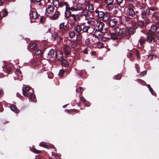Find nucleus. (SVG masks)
Instances as JSON below:
<instances>
[{
	"label": "nucleus",
	"mask_w": 159,
	"mask_h": 159,
	"mask_svg": "<svg viewBox=\"0 0 159 159\" xmlns=\"http://www.w3.org/2000/svg\"><path fill=\"white\" fill-rule=\"evenodd\" d=\"M68 35L69 37L73 39L75 37V32L72 30H70L68 33Z\"/></svg>",
	"instance_id": "c85d7f7f"
},
{
	"label": "nucleus",
	"mask_w": 159,
	"mask_h": 159,
	"mask_svg": "<svg viewBox=\"0 0 159 159\" xmlns=\"http://www.w3.org/2000/svg\"><path fill=\"white\" fill-rule=\"evenodd\" d=\"M109 34H110V38L111 39H118V37L116 34L113 32L111 33V31H109Z\"/></svg>",
	"instance_id": "a878e982"
},
{
	"label": "nucleus",
	"mask_w": 159,
	"mask_h": 159,
	"mask_svg": "<svg viewBox=\"0 0 159 159\" xmlns=\"http://www.w3.org/2000/svg\"><path fill=\"white\" fill-rule=\"evenodd\" d=\"M99 30H96L93 33L94 36L98 39H101L103 36V33Z\"/></svg>",
	"instance_id": "6e6552de"
},
{
	"label": "nucleus",
	"mask_w": 159,
	"mask_h": 159,
	"mask_svg": "<svg viewBox=\"0 0 159 159\" xmlns=\"http://www.w3.org/2000/svg\"><path fill=\"white\" fill-rule=\"evenodd\" d=\"M145 41V38L143 37H141L139 40V42L140 43L141 45H142L143 43H144Z\"/></svg>",
	"instance_id": "79ce46f5"
},
{
	"label": "nucleus",
	"mask_w": 159,
	"mask_h": 159,
	"mask_svg": "<svg viewBox=\"0 0 159 159\" xmlns=\"http://www.w3.org/2000/svg\"><path fill=\"white\" fill-rule=\"evenodd\" d=\"M157 28L155 25H152L151 28L149 30L148 34L150 35H153L156 32Z\"/></svg>",
	"instance_id": "9d476101"
},
{
	"label": "nucleus",
	"mask_w": 159,
	"mask_h": 159,
	"mask_svg": "<svg viewBox=\"0 0 159 159\" xmlns=\"http://www.w3.org/2000/svg\"><path fill=\"white\" fill-rule=\"evenodd\" d=\"M11 70V69L10 67H8L7 69V72L9 73L10 72Z\"/></svg>",
	"instance_id": "69168bd1"
},
{
	"label": "nucleus",
	"mask_w": 159,
	"mask_h": 159,
	"mask_svg": "<svg viewBox=\"0 0 159 159\" xmlns=\"http://www.w3.org/2000/svg\"><path fill=\"white\" fill-rule=\"evenodd\" d=\"M10 108L12 111L16 113H17L19 112V110L17 108L16 106L15 105H11Z\"/></svg>",
	"instance_id": "bb28decb"
},
{
	"label": "nucleus",
	"mask_w": 159,
	"mask_h": 159,
	"mask_svg": "<svg viewBox=\"0 0 159 159\" xmlns=\"http://www.w3.org/2000/svg\"><path fill=\"white\" fill-rule=\"evenodd\" d=\"M25 88L26 90L27 91H30L32 92H33L32 89L30 87L28 86H26L25 87Z\"/></svg>",
	"instance_id": "09e8293b"
},
{
	"label": "nucleus",
	"mask_w": 159,
	"mask_h": 159,
	"mask_svg": "<svg viewBox=\"0 0 159 159\" xmlns=\"http://www.w3.org/2000/svg\"><path fill=\"white\" fill-rule=\"evenodd\" d=\"M87 10L90 13L93 12L94 11L93 5L92 4H89L88 6V9Z\"/></svg>",
	"instance_id": "b1692460"
},
{
	"label": "nucleus",
	"mask_w": 159,
	"mask_h": 159,
	"mask_svg": "<svg viewBox=\"0 0 159 159\" xmlns=\"http://www.w3.org/2000/svg\"><path fill=\"white\" fill-rule=\"evenodd\" d=\"M64 24V22H62L60 23L59 26V29L65 31H66L69 29V25L67 24L65 25Z\"/></svg>",
	"instance_id": "423d86ee"
},
{
	"label": "nucleus",
	"mask_w": 159,
	"mask_h": 159,
	"mask_svg": "<svg viewBox=\"0 0 159 159\" xmlns=\"http://www.w3.org/2000/svg\"><path fill=\"white\" fill-rule=\"evenodd\" d=\"M152 35H150L147 37L146 38L147 41L149 42L150 43L153 41V42L154 43H155L156 42V40L155 39L154 37L152 36Z\"/></svg>",
	"instance_id": "6ab92c4d"
},
{
	"label": "nucleus",
	"mask_w": 159,
	"mask_h": 159,
	"mask_svg": "<svg viewBox=\"0 0 159 159\" xmlns=\"http://www.w3.org/2000/svg\"><path fill=\"white\" fill-rule=\"evenodd\" d=\"M53 4L54 6L57 8L59 7V2L58 0H53Z\"/></svg>",
	"instance_id": "c9c22d12"
},
{
	"label": "nucleus",
	"mask_w": 159,
	"mask_h": 159,
	"mask_svg": "<svg viewBox=\"0 0 159 159\" xmlns=\"http://www.w3.org/2000/svg\"><path fill=\"white\" fill-rule=\"evenodd\" d=\"M54 11V7L52 5L47 6L46 9V12L48 14H50Z\"/></svg>",
	"instance_id": "dca6fc26"
},
{
	"label": "nucleus",
	"mask_w": 159,
	"mask_h": 159,
	"mask_svg": "<svg viewBox=\"0 0 159 159\" xmlns=\"http://www.w3.org/2000/svg\"><path fill=\"white\" fill-rule=\"evenodd\" d=\"M29 48L31 49L34 50L37 48V46L35 43H31L30 45Z\"/></svg>",
	"instance_id": "72a5a7b5"
},
{
	"label": "nucleus",
	"mask_w": 159,
	"mask_h": 159,
	"mask_svg": "<svg viewBox=\"0 0 159 159\" xmlns=\"http://www.w3.org/2000/svg\"><path fill=\"white\" fill-rule=\"evenodd\" d=\"M85 20L87 21V23L89 25H89L90 27L94 25V20L93 18L88 17L85 18Z\"/></svg>",
	"instance_id": "9b49d317"
},
{
	"label": "nucleus",
	"mask_w": 159,
	"mask_h": 159,
	"mask_svg": "<svg viewBox=\"0 0 159 159\" xmlns=\"http://www.w3.org/2000/svg\"><path fill=\"white\" fill-rule=\"evenodd\" d=\"M33 152L36 153H39L40 152V151L36 150L35 149H33Z\"/></svg>",
	"instance_id": "052dcab7"
},
{
	"label": "nucleus",
	"mask_w": 159,
	"mask_h": 159,
	"mask_svg": "<svg viewBox=\"0 0 159 159\" xmlns=\"http://www.w3.org/2000/svg\"><path fill=\"white\" fill-rule=\"evenodd\" d=\"M123 22V20L121 16H116L110 20L109 25L111 27H114L117 24H122Z\"/></svg>",
	"instance_id": "f257e3e1"
},
{
	"label": "nucleus",
	"mask_w": 159,
	"mask_h": 159,
	"mask_svg": "<svg viewBox=\"0 0 159 159\" xmlns=\"http://www.w3.org/2000/svg\"><path fill=\"white\" fill-rule=\"evenodd\" d=\"M105 3L106 5H111L113 4L114 0H104Z\"/></svg>",
	"instance_id": "ea45409f"
},
{
	"label": "nucleus",
	"mask_w": 159,
	"mask_h": 159,
	"mask_svg": "<svg viewBox=\"0 0 159 159\" xmlns=\"http://www.w3.org/2000/svg\"><path fill=\"white\" fill-rule=\"evenodd\" d=\"M116 3L120 7H123L125 4H123L124 0H116Z\"/></svg>",
	"instance_id": "2f4dec72"
},
{
	"label": "nucleus",
	"mask_w": 159,
	"mask_h": 159,
	"mask_svg": "<svg viewBox=\"0 0 159 159\" xmlns=\"http://www.w3.org/2000/svg\"><path fill=\"white\" fill-rule=\"evenodd\" d=\"M30 17L33 19H36L37 17V13L34 11H32L30 14Z\"/></svg>",
	"instance_id": "c756f323"
},
{
	"label": "nucleus",
	"mask_w": 159,
	"mask_h": 159,
	"mask_svg": "<svg viewBox=\"0 0 159 159\" xmlns=\"http://www.w3.org/2000/svg\"><path fill=\"white\" fill-rule=\"evenodd\" d=\"M7 14V12L6 10H2L0 12V19H2V17L5 16Z\"/></svg>",
	"instance_id": "5701e85b"
},
{
	"label": "nucleus",
	"mask_w": 159,
	"mask_h": 159,
	"mask_svg": "<svg viewBox=\"0 0 159 159\" xmlns=\"http://www.w3.org/2000/svg\"><path fill=\"white\" fill-rule=\"evenodd\" d=\"M94 12L96 14V16L97 18L100 20H101L105 12L102 11L100 9H96L94 11Z\"/></svg>",
	"instance_id": "39448f33"
},
{
	"label": "nucleus",
	"mask_w": 159,
	"mask_h": 159,
	"mask_svg": "<svg viewBox=\"0 0 159 159\" xmlns=\"http://www.w3.org/2000/svg\"><path fill=\"white\" fill-rule=\"evenodd\" d=\"M79 36V37L80 38V40H82L83 38V36H82V33H80L78 35V36Z\"/></svg>",
	"instance_id": "680f3d73"
},
{
	"label": "nucleus",
	"mask_w": 159,
	"mask_h": 159,
	"mask_svg": "<svg viewBox=\"0 0 159 159\" xmlns=\"http://www.w3.org/2000/svg\"><path fill=\"white\" fill-rule=\"evenodd\" d=\"M61 35L59 34V33L58 32H54V34L52 35V36L55 39H56L58 38L60 40H62V33L61 34Z\"/></svg>",
	"instance_id": "f3484780"
},
{
	"label": "nucleus",
	"mask_w": 159,
	"mask_h": 159,
	"mask_svg": "<svg viewBox=\"0 0 159 159\" xmlns=\"http://www.w3.org/2000/svg\"><path fill=\"white\" fill-rule=\"evenodd\" d=\"M64 51L66 55H68L70 54V48L67 45H65L64 47Z\"/></svg>",
	"instance_id": "412c9836"
},
{
	"label": "nucleus",
	"mask_w": 159,
	"mask_h": 159,
	"mask_svg": "<svg viewBox=\"0 0 159 159\" xmlns=\"http://www.w3.org/2000/svg\"><path fill=\"white\" fill-rule=\"evenodd\" d=\"M147 87L149 88V90L151 93L153 95H155V93L153 92L152 89L151 87V86L149 84L147 85Z\"/></svg>",
	"instance_id": "c03bdc74"
},
{
	"label": "nucleus",
	"mask_w": 159,
	"mask_h": 159,
	"mask_svg": "<svg viewBox=\"0 0 159 159\" xmlns=\"http://www.w3.org/2000/svg\"><path fill=\"white\" fill-rule=\"evenodd\" d=\"M114 32L118 36H122L123 34V30L122 29L118 27H116L115 28Z\"/></svg>",
	"instance_id": "0eeeda50"
},
{
	"label": "nucleus",
	"mask_w": 159,
	"mask_h": 159,
	"mask_svg": "<svg viewBox=\"0 0 159 159\" xmlns=\"http://www.w3.org/2000/svg\"><path fill=\"white\" fill-rule=\"evenodd\" d=\"M85 44L86 45H88L90 43V41L89 39H87L85 40Z\"/></svg>",
	"instance_id": "6e6d98bb"
},
{
	"label": "nucleus",
	"mask_w": 159,
	"mask_h": 159,
	"mask_svg": "<svg viewBox=\"0 0 159 159\" xmlns=\"http://www.w3.org/2000/svg\"><path fill=\"white\" fill-rule=\"evenodd\" d=\"M54 51L53 49H50L47 56V58L50 59L53 57L54 55Z\"/></svg>",
	"instance_id": "aec40b11"
},
{
	"label": "nucleus",
	"mask_w": 159,
	"mask_h": 159,
	"mask_svg": "<svg viewBox=\"0 0 159 159\" xmlns=\"http://www.w3.org/2000/svg\"><path fill=\"white\" fill-rule=\"evenodd\" d=\"M147 74V71L145 70L141 72L140 75L141 76H144Z\"/></svg>",
	"instance_id": "bf43d9fd"
},
{
	"label": "nucleus",
	"mask_w": 159,
	"mask_h": 159,
	"mask_svg": "<svg viewBox=\"0 0 159 159\" xmlns=\"http://www.w3.org/2000/svg\"><path fill=\"white\" fill-rule=\"evenodd\" d=\"M146 12L147 16H148L150 14L151 10L150 9L148 8L146 10Z\"/></svg>",
	"instance_id": "5fc2aeb1"
},
{
	"label": "nucleus",
	"mask_w": 159,
	"mask_h": 159,
	"mask_svg": "<svg viewBox=\"0 0 159 159\" xmlns=\"http://www.w3.org/2000/svg\"><path fill=\"white\" fill-rule=\"evenodd\" d=\"M117 8V6H114V9L113 11V13L114 14H116L117 13V10L116 9Z\"/></svg>",
	"instance_id": "864d4df0"
},
{
	"label": "nucleus",
	"mask_w": 159,
	"mask_h": 159,
	"mask_svg": "<svg viewBox=\"0 0 159 159\" xmlns=\"http://www.w3.org/2000/svg\"><path fill=\"white\" fill-rule=\"evenodd\" d=\"M69 21L70 22V25L72 27H74L76 24V22L78 21L70 18L69 19Z\"/></svg>",
	"instance_id": "7c9ffc66"
},
{
	"label": "nucleus",
	"mask_w": 159,
	"mask_h": 159,
	"mask_svg": "<svg viewBox=\"0 0 159 159\" xmlns=\"http://www.w3.org/2000/svg\"><path fill=\"white\" fill-rule=\"evenodd\" d=\"M41 53V51L40 50L38 49L35 52V55H39Z\"/></svg>",
	"instance_id": "3c124183"
},
{
	"label": "nucleus",
	"mask_w": 159,
	"mask_h": 159,
	"mask_svg": "<svg viewBox=\"0 0 159 159\" xmlns=\"http://www.w3.org/2000/svg\"><path fill=\"white\" fill-rule=\"evenodd\" d=\"M140 14H141L142 18L143 19H145L147 17V16L146 12H145V10L140 12Z\"/></svg>",
	"instance_id": "4c0bfd02"
},
{
	"label": "nucleus",
	"mask_w": 159,
	"mask_h": 159,
	"mask_svg": "<svg viewBox=\"0 0 159 159\" xmlns=\"http://www.w3.org/2000/svg\"><path fill=\"white\" fill-rule=\"evenodd\" d=\"M61 65L65 67H67L68 65L67 61L66 60H63L61 61Z\"/></svg>",
	"instance_id": "a19ab883"
},
{
	"label": "nucleus",
	"mask_w": 159,
	"mask_h": 159,
	"mask_svg": "<svg viewBox=\"0 0 159 159\" xmlns=\"http://www.w3.org/2000/svg\"><path fill=\"white\" fill-rule=\"evenodd\" d=\"M67 3L66 2H59V7H62L64 6H66Z\"/></svg>",
	"instance_id": "49530a36"
},
{
	"label": "nucleus",
	"mask_w": 159,
	"mask_h": 159,
	"mask_svg": "<svg viewBox=\"0 0 159 159\" xmlns=\"http://www.w3.org/2000/svg\"><path fill=\"white\" fill-rule=\"evenodd\" d=\"M138 25L140 27H143L144 25V21L142 20L139 21L138 22Z\"/></svg>",
	"instance_id": "37998d69"
},
{
	"label": "nucleus",
	"mask_w": 159,
	"mask_h": 159,
	"mask_svg": "<svg viewBox=\"0 0 159 159\" xmlns=\"http://www.w3.org/2000/svg\"><path fill=\"white\" fill-rule=\"evenodd\" d=\"M132 6H129V7L128 8L127 10V13L128 15L132 17H134L135 18H136L138 16L137 14L135 12L134 9L131 7H133L134 6L131 5Z\"/></svg>",
	"instance_id": "20e7f679"
},
{
	"label": "nucleus",
	"mask_w": 159,
	"mask_h": 159,
	"mask_svg": "<svg viewBox=\"0 0 159 159\" xmlns=\"http://www.w3.org/2000/svg\"><path fill=\"white\" fill-rule=\"evenodd\" d=\"M156 35L157 37V38L159 37V32L158 31L157 32V33H156Z\"/></svg>",
	"instance_id": "774afa93"
},
{
	"label": "nucleus",
	"mask_w": 159,
	"mask_h": 159,
	"mask_svg": "<svg viewBox=\"0 0 159 159\" xmlns=\"http://www.w3.org/2000/svg\"><path fill=\"white\" fill-rule=\"evenodd\" d=\"M133 54L132 53L129 52L128 53V57L130 59V60H133V59L132 58V57H133Z\"/></svg>",
	"instance_id": "8fccbe9b"
},
{
	"label": "nucleus",
	"mask_w": 159,
	"mask_h": 159,
	"mask_svg": "<svg viewBox=\"0 0 159 159\" xmlns=\"http://www.w3.org/2000/svg\"><path fill=\"white\" fill-rule=\"evenodd\" d=\"M59 12L57 11L55 13L51 16V18L53 19H55L58 18L59 17Z\"/></svg>",
	"instance_id": "e433bc0d"
},
{
	"label": "nucleus",
	"mask_w": 159,
	"mask_h": 159,
	"mask_svg": "<svg viewBox=\"0 0 159 159\" xmlns=\"http://www.w3.org/2000/svg\"><path fill=\"white\" fill-rule=\"evenodd\" d=\"M135 28L133 27L129 28H128L127 30L128 34H134L135 32Z\"/></svg>",
	"instance_id": "cd10ccee"
},
{
	"label": "nucleus",
	"mask_w": 159,
	"mask_h": 159,
	"mask_svg": "<svg viewBox=\"0 0 159 159\" xmlns=\"http://www.w3.org/2000/svg\"><path fill=\"white\" fill-rule=\"evenodd\" d=\"M153 16L157 20H159V13L157 12H155L153 14Z\"/></svg>",
	"instance_id": "58836bf2"
},
{
	"label": "nucleus",
	"mask_w": 159,
	"mask_h": 159,
	"mask_svg": "<svg viewBox=\"0 0 159 159\" xmlns=\"http://www.w3.org/2000/svg\"><path fill=\"white\" fill-rule=\"evenodd\" d=\"M133 8L136 10V13L138 15H140V12L144 11L145 9V5L144 4H139Z\"/></svg>",
	"instance_id": "7ed1b4c3"
},
{
	"label": "nucleus",
	"mask_w": 159,
	"mask_h": 159,
	"mask_svg": "<svg viewBox=\"0 0 159 159\" xmlns=\"http://www.w3.org/2000/svg\"><path fill=\"white\" fill-rule=\"evenodd\" d=\"M110 17L111 15L108 12H106L104 13V15H103L101 20L104 22H106L110 20Z\"/></svg>",
	"instance_id": "1a4fd4ad"
},
{
	"label": "nucleus",
	"mask_w": 159,
	"mask_h": 159,
	"mask_svg": "<svg viewBox=\"0 0 159 159\" xmlns=\"http://www.w3.org/2000/svg\"><path fill=\"white\" fill-rule=\"evenodd\" d=\"M98 24L97 25L99 30L101 31H102L103 29H104L105 31H106L107 28L104 27V24L102 21H99L98 23Z\"/></svg>",
	"instance_id": "4468645a"
},
{
	"label": "nucleus",
	"mask_w": 159,
	"mask_h": 159,
	"mask_svg": "<svg viewBox=\"0 0 159 159\" xmlns=\"http://www.w3.org/2000/svg\"><path fill=\"white\" fill-rule=\"evenodd\" d=\"M16 73L18 75L19 79L20 80L22 79V75L21 74V72L19 69H17L16 70Z\"/></svg>",
	"instance_id": "473e14b6"
},
{
	"label": "nucleus",
	"mask_w": 159,
	"mask_h": 159,
	"mask_svg": "<svg viewBox=\"0 0 159 159\" xmlns=\"http://www.w3.org/2000/svg\"><path fill=\"white\" fill-rule=\"evenodd\" d=\"M75 31L77 33H80L82 31V28L81 26L79 25H76L74 28Z\"/></svg>",
	"instance_id": "4be33fe9"
},
{
	"label": "nucleus",
	"mask_w": 159,
	"mask_h": 159,
	"mask_svg": "<svg viewBox=\"0 0 159 159\" xmlns=\"http://www.w3.org/2000/svg\"><path fill=\"white\" fill-rule=\"evenodd\" d=\"M64 72L65 71L63 70L62 69H61L60 70L59 73L58 74V76L60 77H62V76L64 74Z\"/></svg>",
	"instance_id": "a18cd8bd"
},
{
	"label": "nucleus",
	"mask_w": 159,
	"mask_h": 159,
	"mask_svg": "<svg viewBox=\"0 0 159 159\" xmlns=\"http://www.w3.org/2000/svg\"><path fill=\"white\" fill-rule=\"evenodd\" d=\"M81 18L80 13H79L76 14H72L70 18L78 21L80 20Z\"/></svg>",
	"instance_id": "ddd939ff"
},
{
	"label": "nucleus",
	"mask_w": 159,
	"mask_h": 159,
	"mask_svg": "<svg viewBox=\"0 0 159 159\" xmlns=\"http://www.w3.org/2000/svg\"><path fill=\"white\" fill-rule=\"evenodd\" d=\"M30 93H31V92H30ZM30 98L31 100H33L35 98L34 95L32 93H31L30 95Z\"/></svg>",
	"instance_id": "de8ad7c7"
},
{
	"label": "nucleus",
	"mask_w": 159,
	"mask_h": 159,
	"mask_svg": "<svg viewBox=\"0 0 159 159\" xmlns=\"http://www.w3.org/2000/svg\"><path fill=\"white\" fill-rule=\"evenodd\" d=\"M70 11L71 10L69 9V10H66L65 13V16L66 18H69L71 16L72 14Z\"/></svg>",
	"instance_id": "393cba45"
},
{
	"label": "nucleus",
	"mask_w": 159,
	"mask_h": 159,
	"mask_svg": "<svg viewBox=\"0 0 159 159\" xmlns=\"http://www.w3.org/2000/svg\"><path fill=\"white\" fill-rule=\"evenodd\" d=\"M119 76V75H115V76H114L113 77V79H116V80H120V79L121 78L120 77H119L118 78H116V77H117V76Z\"/></svg>",
	"instance_id": "0e129e2a"
},
{
	"label": "nucleus",
	"mask_w": 159,
	"mask_h": 159,
	"mask_svg": "<svg viewBox=\"0 0 159 159\" xmlns=\"http://www.w3.org/2000/svg\"><path fill=\"white\" fill-rule=\"evenodd\" d=\"M83 5H85L87 6L88 5H89L90 4V2H89L88 0H84V2L83 3Z\"/></svg>",
	"instance_id": "603ef678"
},
{
	"label": "nucleus",
	"mask_w": 159,
	"mask_h": 159,
	"mask_svg": "<svg viewBox=\"0 0 159 159\" xmlns=\"http://www.w3.org/2000/svg\"><path fill=\"white\" fill-rule=\"evenodd\" d=\"M80 93L81 94V92H82L83 91V88L81 87H80Z\"/></svg>",
	"instance_id": "338daca9"
},
{
	"label": "nucleus",
	"mask_w": 159,
	"mask_h": 159,
	"mask_svg": "<svg viewBox=\"0 0 159 159\" xmlns=\"http://www.w3.org/2000/svg\"><path fill=\"white\" fill-rule=\"evenodd\" d=\"M90 14V13L88 11L87 9L85 8L82 10L80 15L81 17L84 16L85 18H87L89 16Z\"/></svg>",
	"instance_id": "f8f14e48"
},
{
	"label": "nucleus",
	"mask_w": 159,
	"mask_h": 159,
	"mask_svg": "<svg viewBox=\"0 0 159 159\" xmlns=\"http://www.w3.org/2000/svg\"><path fill=\"white\" fill-rule=\"evenodd\" d=\"M39 146H40L43 147L44 148L47 147V146L44 143H40L39 144Z\"/></svg>",
	"instance_id": "e2e57ef3"
},
{
	"label": "nucleus",
	"mask_w": 159,
	"mask_h": 159,
	"mask_svg": "<svg viewBox=\"0 0 159 159\" xmlns=\"http://www.w3.org/2000/svg\"><path fill=\"white\" fill-rule=\"evenodd\" d=\"M22 92H23V95L24 96H27L28 93H27L26 92H25L24 89H22Z\"/></svg>",
	"instance_id": "13d9d810"
},
{
	"label": "nucleus",
	"mask_w": 159,
	"mask_h": 159,
	"mask_svg": "<svg viewBox=\"0 0 159 159\" xmlns=\"http://www.w3.org/2000/svg\"><path fill=\"white\" fill-rule=\"evenodd\" d=\"M56 57L58 60H61L63 58L62 52L60 51H57L56 52Z\"/></svg>",
	"instance_id": "2eb2a0df"
},
{
	"label": "nucleus",
	"mask_w": 159,
	"mask_h": 159,
	"mask_svg": "<svg viewBox=\"0 0 159 159\" xmlns=\"http://www.w3.org/2000/svg\"><path fill=\"white\" fill-rule=\"evenodd\" d=\"M69 8L72 11H80L83 9V4L82 3H78L74 7H69Z\"/></svg>",
	"instance_id": "f03ea898"
},
{
	"label": "nucleus",
	"mask_w": 159,
	"mask_h": 159,
	"mask_svg": "<svg viewBox=\"0 0 159 159\" xmlns=\"http://www.w3.org/2000/svg\"><path fill=\"white\" fill-rule=\"evenodd\" d=\"M106 8L108 11H111L113 8L114 6L113 4L111 5H106Z\"/></svg>",
	"instance_id": "f704fd0d"
},
{
	"label": "nucleus",
	"mask_w": 159,
	"mask_h": 159,
	"mask_svg": "<svg viewBox=\"0 0 159 159\" xmlns=\"http://www.w3.org/2000/svg\"><path fill=\"white\" fill-rule=\"evenodd\" d=\"M131 24L135 26L137 24V22L134 20H131Z\"/></svg>",
	"instance_id": "4d7b16f0"
},
{
	"label": "nucleus",
	"mask_w": 159,
	"mask_h": 159,
	"mask_svg": "<svg viewBox=\"0 0 159 159\" xmlns=\"http://www.w3.org/2000/svg\"><path fill=\"white\" fill-rule=\"evenodd\" d=\"M89 29H91L93 30V28L91 27L89 25H85L82 29V32L87 33Z\"/></svg>",
	"instance_id": "a211bd4d"
}]
</instances>
